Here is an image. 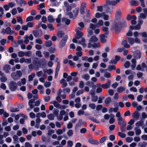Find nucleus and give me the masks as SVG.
<instances>
[{"instance_id": "nucleus-1", "label": "nucleus", "mask_w": 147, "mask_h": 147, "mask_svg": "<svg viewBox=\"0 0 147 147\" xmlns=\"http://www.w3.org/2000/svg\"><path fill=\"white\" fill-rule=\"evenodd\" d=\"M78 29H76L75 31L76 32V38H74L72 39V41L74 43H78L79 44L82 45L83 47H85L87 46L86 44L85 43V40L84 38H82L81 39V40H78L81 38L83 35V33Z\"/></svg>"}, {"instance_id": "nucleus-2", "label": "nucleus", "mask_w": 147, "mask_h": 147, "mask_svg": "<svg viewBox=\"0 0 147 147\" xmlns=\"http://www.w3.org/2000/svg\"><path fill=\"white\" fill-rule=\"evenodd\" d=\"M98 38L95 36H92L90 38L88 44V47L90 48L92 47L94 48L98 47L99 46V43H96L97 41Z\"/></svg>"}, {"instance_id": "nucleus-3", "label": "nucleus", "mask_w": 147, "mask_h": 147, "mask_svg": "<svg viewBox=\"0 0 147 147\" xmlns=\"http://www.w3.org/2000/svg\"><path fill=\"white\" fill-rule=\"evenodd\" d=\"M116 116L117 117V121L118 124L120 125L125 126L126 123L124 122L123 118L121 116L120 113L119 111L117 112Z\"/></svg>"}, {"instance_id": "nucleus-4", "label": "nucleus", "mask_w": 147, "mask_h": 147, "mask_svg": "<svg viewBox=\"0 0 147 147\" xmlns=\"http://www.w3.org/2000/svg\"><path fill=\"white\" fill-rule=\"evenodd\" d=\"M22 73L20 71H18L11 74V76L14 80H16L22 76Z\"/></svg>"}, {"instance_id": "nucleus-5", "label": "nucleus", "mask_w": 147, "mask_h": 147, "mask_svg": "<svg viewBox=\"0 0 147 147\" xmlns=\"http://www.w3.org/2000/svg\"><path fill=\"white\" fill-rule=\"evenodd\" d=\"M34 69L36 71L38 70V68L40 66V62L38 61L37 58L35 59L33 62Z\"/></svg>"}, {"instance_id": "nucleus-6", "label": "nucleus", "mask_w": 147, "mask_h": 147, "mask_svg": "<svg viewBox=\"0 0 147 147\" xmlns=\"http://www.w3.org/2000/svg\"><path fill=\"white\" fill-rule=\"evenodd\" d=\"M68 38V36L67 35H65L63 38L59 43L60 48H62L65 45Z\"/></svg>"}, {"instance_id": "nucleus-7", "label": "nucleus", "mask_w": 147, "mask_h": 147, "mask_svg": "<svg viewBox=\"0 0 147 147\" xmlns=\"http://www.w3.org/2000/svg\"><path fill=\"white\" fill-rule=\"evenodd\" d=\"M96 27V25L95 24L91 23L90 24L89 26L87 29L88 32L90 35H92L93 33L92 30H94Z\"/></svg>"}, {"instance_id": "nucleus-8", "label": "nucleus", "mask_w": 147, "mask_h": 147, "mask_svg": "<svg viewBox=\"0 0 147 147\" xmlns=\"http://www.w3.org/2000/svg\"><path fill=\"white\" fill-rule=\"evenodd\" d=\"M32 33L36 37H40L42 35V32L40 30H34L32 31Z\"/></svg>"}, {"instance_id": "nucleus-9", "label": "nucleus", "mask_w": 147, "mask_h": 147, "mask_svg": "<svg viewBox=\"0 0 147 147\" xmlns=\"http://www.w3.org/2000/svg\"><path fill=\"white\" fill-rule=\"evenodd\" d=\"M142 10L144 12V13H141L140 14V15L138 17L139 19H144L146 17L147 15V8H143Z\"/></svg>"}, {"instance_id": "nucleus-10", "label": "nucleus", "mask_w": 147, "mask_h": 147, "mask_svg": "<svg viewBox=\"0 0 147 147\" xmlns=\"http://www.w3.org/2000/svg\"><path fill=\"white\" fill-rule=\"evenodd\" d=\"M86 5L87 3L85 2L82 3L80 7V12L81 14H83L84 13Z\"/></svg>"}, {"instance_id": "nucleus-11", "label": "nucleus", "mask_w": 147, "mask_h": 147, "mask_svg": "<svg viewBox=\"0 0 147 147\" xmlns=\"http://www.w3.org/2000/svg\"><path fill=\"white\" fill-rule=\"evenodd\" d=\"M33 97L34 98V99H30L29 100L28 102V105L31 109H32L34 107V105H33L32 103L34 102L35 99H36L37 98V97L36 95L34 96Z\"/></svg>"}, {"instance_id": "nucleus-12", "label": "nucleus", "mask_w": 147, "mask_h": 147, "mask_svg": "<svg viewBox=\"0 0 147 147\" xmlns=\"http://www.w3.org/2000/svg\"><path fill=\"white\" fill-rule=\"evenodd\" d=\"M10 66L8 64L5 65L3 67V69L6 73H10V70L11 69Z\"/></svg>"}, {"instance_id": "nucleus-13", "label": "nucleus", "mask_w": 147, "mask_h": 147, "mask_svg": "<svg viewBox=\"0 0 147 147\" xmlns=\"http://www.w3.org/2000/svg\"><path fill=\"white\" fill-rule=\"evenodd\" d=\"M9 86L10 89L12 90H14L17 88V84L14 82H11Z\"/></svg>"}, {"instance_id": "nucleus-14", "label": "nucleus", "mask_w": 147, "mask_h": 147, "mask_svg": "<svg viewBox=\"0 0 147 147\" xmlns=\"http://www.w3.org/2000/svg\"><path fill=\"white\" fill-rule=\"evenodd\" d=\"M140 116V114L137 111H135L132 114V117L133 119L135 120H138Z\"/></svg>"}, {"instance_id": "nucleus-15", "label": "nucleus", "mask_w": 147, "mask_h": 147, "mask_svg": "<svg viewBox=\"0 0 147 147\" xmlns=\"http://www.w3.org/2000/svg\"><path fill=\"white\" fill-rule=\"evenodd\" d=\"M111 81L108 80L106 83L101 85V87L104 89H107L109 88L111 85Z\"/></svg>"}, {"instance_id": "nucleus-16", "label": "nucleus", "mask_w": 147, "mask_h": 147, "mask_svg": "<svg viewBox=\"0 0 147 147\" xmlns=\"http://www.w3.org/2000/svg\"><path fill=\"white\" fill-rule=\"evenodd\" d=\"M84 124L82 120L81 119H79L78 122L76 124L75 126V129H77L79 127H80L82 124Z\"/></svg>"}, {"instance_id": "nucleus-17", "label": "nucleus", "mask_w": 147, "mask_h": 147, "mask_svg": "<svg viewBox=\"0 0 147 147\" xmlns=\"http://www.w3.org/2000/svg\"><path fill=\"white\" fill-rule=\"evenodd\" d=\"M64 6L66 7V11H69L71 10V7L67 1H65L64 3Z\"/></svg>"}, {"instance_id": "nucleus-18", "label": "nucleus", "mask_w": 147, "mask_h": 147, "mask_svg": "<svg viewBox=\"0 0 147 147\" xmlns=\"http://www.w3.org/2000/svg\"><path fill=\"white\" fill-rule=\"evenodd\" d=\"M56 131V133L58 135H61L65 131V128L64 127L62 129H59Z\"/></svg>"}, {"instance_id": "nucleus-19", "label": "nucleus", "mask_w": 147, "mask_h": 147, "mask_svg": "<svg viewBox=\"0 0 147 147\" xmlns=\"http://www.w3.org/2000/svg\"><path fill=\"white\" fill-rule=\"evenodd\" d=\"M6 34H14V32L11 30V28L7 27L6 28Z\"/></svg>"}, {"instance_id": "nucleus-20", "label": "nucleus", "mask_w": 147, "mask_h": 147, "mask_svg": "<svg viewBox=\"0 0 147 147\" xmlns=\"http://www.w3.org/2000/svg\"><path fill=\"white\" fill-rule=\"evenodd\" d=\"M121 12L120 9L116 11L115 13V16L116 18H121Z\"/></svg>"}, {"instance_id": "nucleus-21", "label": "nucleus", "mask_w": 147, "mask_h": 147, "mask_svg": "<svg viewBox=\"0 0 147 147\" xmlns=\"http://www.w3.org/2000/svg\"><path fill=\"white\" fill-rule=\"evenodd\" d=\"M88 142L92 144L98 145L99 143V142L98 141L94 140L92 138L89 139Z\"/></svg>"}, {"instance_id": "nucleus-22", "label": "nucleus", "mask_w": 147, "mask_h": 147, "mask_svg": "<svg viewBox=\"0 0 147 147\" xmlns=\"http://www.w3.org/2000/svg\"><path fill=\"white\" fill-rule=\"evenodd\" d=\"M51 104H53L54 107H55L59 109V108H60V107H61V105L56 101H52L50 102Z\"/></svg>"}, {"instance_id": "nucleus-23", "label": "nucleus", "mask_w": 147, "mask_h": 147, "mask_svg": "<svg viewBox=\"0 0 147 147\" xmlns=\"http://www.w3.org/2000/svg\"><path fill=\"white\" fill-rule=\"evenodd\" d=\"M43 71L44 73H47L49 75H51L53 74V71L51 69H44Z\"/></svg>"}, {"instance_id": "nucleus-24", "label": "nucleus", "mask_w": 147, "mask_h": 147, "mask_svg": "<svg viewBox=\"0 0 147 147\" xmlns=\"http://www.w3.org/2000/svg\"><path fill=\"white\" fill-rule=\"evenodd\" d=\"M107 36L104 34H102L100 36V41L104 43L106 41V38Z\"/></svg>"}, {"instance_id": "nucleus-25", "label": "nucleus", "mask_w": 147, "mask_h": 147, "mask_svg": "<svg viewBox=\"0 0 147 147\" xmlns=\"http://www.w3.org/2000/svg\"><path fill=\"white\" fill-rule=\"evenodd\" d=\"M79 11V8L78 7L75 8L73 11L74 13V18H75L77 16Z\"/></svg>"}, {"instance_id": "nucleus-26", "label": "nucleus", "mask_w": 147, "mask_h": 147, "mask_svg": "<svg viewBox=\"0 0 147 147\" xmlns=\"http://www.w3.org/2000/svg\"><path fill=\"white\" fill-rule=\"evenodd\" d=\"M64 35V32L62 31H59L57 33V36L60 38H62Z\"/></svg>"}, {"instance_id": "nucleus-27", "label": "nucleus", "mask_w": 147, "mask_h": 147, "mask_svg": "<svg viewBox=\"0 0 147 147\" xmlns=\"http://www.w3.org/2000/svg\"><path fill=\"white\" fill-rule=\"evenodd\" d=\"M62 21L63 22L65 23V24L67 25H69L70 22V20L65 18H63L62 20Z\"/></svg>"}, {"instance_id": "nucleus-28", "label": "nucleus", "mask_w": 147, "mask_h": 147, "mask_svg": "<svg viewBox=\"0 0 147 147\" xmlns=\"http://www.w3.org/2000/svg\"><path fill=\"white\" fill-rule=\"evenodd\" d=\"M137 18L135 16L133 15L132 16V20H131V23L132 25H134L136 24V20Z\"/></svg>"}, {"instance_id": "nucleus-29", "label": "nucleus", "mask_w": 147, "mask_h": 147, "mask_svg": "<svg viewBox=\"0 0 147 147\" xmlns=\"http://www.w3.org/2000/svg\"><path fill=\"white\" fill-rule=\"evenodd\" d=\"M103 15V12H102L101 13L97 12L96 13L94 16L96 18H102Z\"/></svg>"}, {"instance_id": "nucleus-30", "label": "nucleus", "mask_w": 147, "mask_h": 147, "mask_svg": "<svg viewBox=\"0 0 147 147\" xmlns=\"http://www.w3.org/2000/svg\"><path fill=\"white\" fill-rule=\"evenodd\" d=\"M122 44L124 47L125 48H128L130 47V45L128 44L126 40H123Z\"/></svg>"}, {"instance_id": "nucleus-31", "label": "nucleus", "mask_w": 147, "mask_h": 147, "mask_svg": "<svg viewBox=\"0 0 147 147\" xmlns=\"http://www.w3.org/2000/svg\"><path fill=\"white\" fill-rule=\"evenodd\" d=\"M110 118L109 120V123L110 124H112L115 122L114 117L115 115L113 114L110 115Z\"/></svg>"}, {"instance_id": "nucleus-32", "label": "nucleus", "mask_w": 147, "mask_h": 147, "mask_svg": "<svg viewBox=\"0 0 147 147\" xmlns=\"http://www.w3.org/2000/svg\"><path fill=\"white\" fill-rule=\"evenodd\" d=\"M48 21L50 23L53 22L55 21V19L52 16L49 15L47 17Z\"/></svg>"}, {"instance_id": "nucleus-33", "label": "nucleus", "mask_w": 147, "mask_h": 147, "mask_svg": "<svg viewBox=\"0 0 147 147\" xmlns=\"http://www.w3.org/2000/svg\"><path fill=\"white\" fill-rule=\"evenodd\" d=\"M134 131H135L136 134V135H139L141 133V130L139 127H136L134 129Z\"/></svg>"}, {"instance_id": "nucleus-34", "label": "nucleus", "mask_w": 147, "mask_h": 147, "mask_svg": "<svg viewBox=\"0 0 147 147\" xmlns=\"http://www.w3.org/2000/svg\"><path fill=\"white\" fill-rule=\"evenodd\" d=\"M125 89L124 86H120L118 88L117 91L119 93H121L125 91Z\"/></svg>"}, {"instance_id": "nucleus-35", "label": "nucleus", "mask_w": 147, "mask_h": 147, "mask_svg": "<svg viewBox=\"0 0 147 147\" xmlns=\"http://www.w3.org/2000/svg\"><path fill=\"white\" fill-rule=\"evenodd\" d=\"M118 109L117 107L111 108L109 109V113H111L113 111L115 112H116L118 111Z\"/></svg>"}, {"instance_id": "nucleus-36", "label": "nucleus", "mask_w": 147, "mask_h": 147, "mask_svg": "<svg viewBox=\"0 0 147 147\" xmlns=\"http://www.w3.org/2000/svg\"><path fill=\"white\" fill-rule=\"evenodd\" d=\"M78 26L80 27L77 28L76 29H78L80 30H82L84 27V24L83 22H80L78 23Z\"/></svg>"}, {"instance_id": "nucleus-37", "label": "nucleus", "mask_w": 147, "mask_h": 147, "mask_svg": "<svg viewBox=\"0 0 147 147\" xmlns=\"http://www.w3.org/2000/svg\"><path fill=\"white\" fill-rule=\"evenodd\" d=\"M90 77V76L88 74H84L82 76V78L86 80H89Z\"/></svg>"}, {"instance_id": "nucleus-38", "label": "nucleus", "mask_w": 147, "mask_h": 147, "mask_svg": "<svg viewBox=\"0 0 147 147\" xmlns=\"http://www.w3.org/2000/svg\"><path fill=\"white\" fill-rule=\"evenodd\" d=\"M143 124V121H140L137 122L135 123V125L138 127H140L142 126Z\"/></svg>"}, {"instance_id": "nucleus-39", "label": "nucleus", "mask_w": 147, "mask_h": 147, "mask_svg": "<svg viewBox=\"0 0 147 147\" xmlns=\"http://www.w3.org/2000/svg\"><path fill=\"white\" fill-rule=\"evenodd\" d=\"M48 118L50 120H53L54 119V115L52 113L48 114L47 115Z\"/></svg>"}, {"instance_id": "nucleus-40", "label": "nucleus", "mask_w": 147, "mask_h": 147, "mask_svg": "<svg viewBox=\"0 0 147 147\" xmlns=\"http://www.w3.org/2000/svg\"><path fill=\"white\" fill-rule=\"evenodd\" d=\"M147 145V143L145 142H143L139 143L138 146L140 147H145Z\"/></svg>"}, {"instance_id": "nucleus-41", "label": "nucleus", "mask_w": 147, "mask_h": 147, "mask_svg": "<svg viewBox=\"0 0 147 147\" xmlns=\"http://www.w3.org/2000/svg\"><path fill=\"white\" fill-rule=\"evenodd\" d=\"M1 76V77L0 78V80L1 82H5L7 81V79L4 74L3 76Z\"/></svg>"}, {"instance_id": "nucleus-42", "label": "nucleus", "mask_w": 147, "mask_h": 147, "mask_svg": "<svg viewBox=\"0 0 147 147\" xmlns=\"http://www.w3.org/2000/svg\"><path fill=\"white\" fill-rule=\"evenodd\" d=\"M52 44V41L51 40H47L46 41L45 45L47 47H50Z\"/></svg>"}, {"instance_id": "nucleus-43", "label": "nucleus", "mask_w": 147, "mask_h": 147, "mask_svg": "<svg viewBox=\"0 0 147 147\" xmlns=\"http://www.w3.org/2000/svg\"><path fill=\"white\" fill-rule=\"evenodd\" d=\"M128 40L129 43L131 45L133 44L134 42V39L132 38H129Z\"/></svg>"}, {"instance_id": "nucleus-44", "label": "nucleus", "mask_w": 147, "mask_h": 147, "mask_svg": "<svg viewBox=\"0 0 147 147\" xmlns=\"http://www.w3.org/2000/svg\"><path fill=\"white\" fill-rule=\"evenodd\" d=\"M130 4L131 5H135L136 6H137L138 4L137 1L135 0H131L130 2Z\"/></svg>"}, {"instance_id": "nucleus-45", "label": "nucleus", "mask_w": 147, "mask_h": 147, "mask_svg": "<svg viewBox=\"0 0 147 147\" xmlns=\"http://www.w3.org/2000/svg\"><path fill=\"white\" fill-rule=\"evenodd\" d=\"M67 134L69 137H71L73 134V131L72 129L69 130L67 132Z\"/></svg>"}, {"instance_id": "nucleus-46", "label": "nucleus", "mask_w": 147, "mask_h": 147, "mask_svg": "<svg viewBox=\"0 0 147 147\" xmlns=\"http://www.w3.org/2000/svg\"><path fill=\"white\" fill-rule=\"evenodd\" d=\"M17 19L18 22L20 23L21 24L23 23V21L21 16L17 17Z\"/></svg>"}, {"instance_id": "nucleus-47", "label": "nucleus", "mask_w": 147, "mask_h": 147, "mask_svg": "<svg viewBox=\"0 0 147 147\" xmlns=\"http://www.w3.org/2000/svg\"><path fill=\"white\" fill-rule=\"evenodd\" d=\"M35 76V74L34 73H32L30 75L28 76V80L29 81H32L33 80V78H34Z\"/></svg>"}, {"instance_id": "nucleus-48", "label": "nucleus", "mask_w": 147, "mask_h": 147, "mask_svg": "<svg viewBox=\"0 0 147 147\" xmlns=\"http://www.w3.org/2000/svg\"><path fill=\"white\" fill-rule=\"evenodd\" d=\"M118 134L120 137L122 138H124L126 137V135L124 133L121 132H119Z\"/></svg>"}, {"instance_id": "nucleus-49", "label": "nucleus", "mask_w": 147, "mask_h": 147, "mask_svg": "<svg viewBox=\"0 0 147 147\" xmlns=\"http://www.w3.org/2000/svg\"><path fill=\"white\" fill-rule=\"evenodd\" d=\"M126 142L128 143H131L133 141L132 138L130 137H127L125 138Z\"/></svg>"}, {"instance_id": "nucleus-50", "label": "nucleus", "mask_w": 147, "mask_h": 147, "mask_svg": "<svg viewBox=\"0 0 147 147\" xmlns=\"http://www.w3.org/2000/svg\"><path fill=\"white\" fill-rule=\"evenodd\" d=\"M61 14H59L57 17V18L56 19V21L58 23H60L61 21Z\"/></svg>"}, {"instance_id": "nucleus-51", "label": "nucleus", "mask_w": 147, "mask_h": 147, "mask_svg": "<svg viewBox=\"0 0 147 147\" xmlns=\"http://www.w3.org/2000/svg\"><path fill=\"white\" fill-rule=\"evenodd\" d=\"M92 101L96 102L97 100L98 97L97 96L94 95L92 96Z\"/></svg>"}, {"instance_id": "nucleus-52", "label": "nucleus", "mask_w": 147, "mask_h": 147, "mask_svg": "<svg viewBox=\"0 0 147 147\" xmlns=\"http://www.w3.org/2000/svg\"><path fill=\"white\" fill-rule=\"evenodd\" d=\"M24 39V43L25 44H27L29 41L28 36V35L25 36Z\"/></svg>"}, {"instance_id": "nucleus-53", "label": "nucleus", "mask_w": 147, "mask_h": 147, "mask_svg": "<svg viewBox=\"0 0 147 147\" xmlns=\"http://www.w3.org/2000/svg\"><path fill=\"white\" fill-rule=\"evenodd\" d=\"M35 41L36 43L39 44H42L43 43V42L40 38L36 39Z\"/></svg>"}, {"instance_id": "nucleus-54", "label": "nucleus", "mask_w": 147, "mask_h": 147, "mask_svg": "<svg viewBox=\"0 0 147 147\" xmlns=\"http://www.w3.org/2000/svg\"><path fill=\"white\" fill-rule=\"evenodd\" d=\"M10 12L13 15H14L16 14L17 11L16 9L14 8Z\"/></svg>"}, {"instance_id": "nucleus-55", "label": "nucleus", "mask_w": 147, "mask_h": 147, "mask_svg": "<svg viewBox=\"0 0 147 147\" xmlns=\"http://www.w3.org/2000/svg\"><path fill=\"white\" fill-rule=\"evenodd\" d=\"M9 8H12L13 7L15 6L16 4L14 3L10 2L7 4Z\"/></svg>"}, {"instance_id": "nucleus-56", "label": "nucleus", "mask_w": 147, "mask_h": 147, "mask_svg": "<svg viewBox=\"0 0 147 147\" xmlns=\"http://www.w3.org/2000/svg\"><path fill=\"white\" fill-rule=\"evenodd\" d=\"M13 138L14 140L13 143L15 144L16 142L17 141L18 139V136L16 135H14L13 137Z\"/></svg>"}, {"instance_id": "nucleus-57", "label": "nucleus", "mask_w": 147, "mask_h": 147, "mask_svg": "<svg viewBox=\"0 0 147 147\" xmlns=\"http://www.w3.org/2000/svg\"><path fill=\"white\" fill-rule=\"evenodd\" d=\"M53 6H58L59 5V3L56 0L54 1V2H51Z\"/></svg>"}, {"instance_id": "nucleus-58", "label": "nucleus", "mask_w": 147, "mask_h": 147, "mask_svg": "<svg viewBox=\"0 0 147 147\" xmlns=\"http://www.w3.org/2000/svg\"><path fill=\"white\" fill-rule=\"evenodd\" d=\"M84 82L82 81H81L80 82L79 87L80 88H82L84 87Z\"/></svg>"}, {"instance_id": "nucleus-59", "label": "nucleus", "mask_w": 147, "mask_h": 147, "mask_svg": "<svg viewBox=\"0 0 147 147\" xmlns=\"http://www.w3.org/2000/svg\"><path fill=\"white\" fill-rule=\"evenodd\" d=\"M104 23L103 21L102 20H99L96 25L99 26H102L103 25Z\"/></svg>"}, {"instance_id": "nucleus-60", "label": "nucleus", "mask_w": 147, "mask_h": 147, "mask_svg": "<svg viewBox=\"0 0 147 147\" xmlns=\"http://www.w3.org/2000/svg\"><path fill=\"white\" fill-rule=\"evenodd\" d=\"M60 67V63L59 62H57V65L56 67V68L55 71H59Z\"/></svg>"}, {"instance_id": "nucleus-61", "label": "nucleus", "mask_w": 147, "mask_h": 147, "mask_svg": "<svg viewBox=\"0 0 147 147\" xmlns=\"http://www.w3.org/2000/svg\"><path fill=\"white\" fill-rule=\"evenodd\" d=\"M36 54L37 56H38L40 57H42V55L41 54V53L40 51H38L36 52Z\"/></svg>"}, {"instance_id": "nucleus-62", "label": "nucleus", "mask_w": 147, "mask_h": 147, "mask_svg": "<svg viewBox=\"0 0 147 147\" xmlns=\"http://www.w3.org/2000/svg\"><path fill=\"white\" fill-rule=\"evenodd\" d=\"M33 20V18L32 16H29L28 17L26 20V22L31 21Z\"/></svg>"}, {"instance_id": "nucleus-63", "label": "nucleus", "mask_w": 147, "mask_h": 147, "mask_svg": "<svg viewBox=\"0 0 147 147\" xmlns=\"http://www.w3.org/2000/svg\"><path fill=\"white\" fill-rule=\"evenodd\" d=\"M51 85V83L49 82H45L44 84V86L46 88L49 87Z\"/></svg>"}, {"instance_id": "nucleus-64", "label": "nucleus", "mask_w": 147, "mask_h": 147, "mask_svg": "<svg viewBox=\"0 0 147 147\" xmlns=\"http://www.w3.org/2000/svg\"><path fill=\"white\" fill-rule=\"evenodd\" d=\"M43 54L44 55L45 57L46 58H48L49 56V53L46 51H44L43 52Z\"/></svg>"}]
</instances>
